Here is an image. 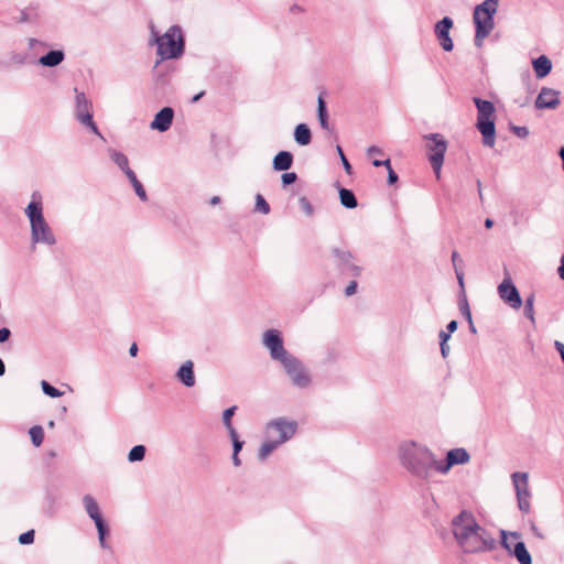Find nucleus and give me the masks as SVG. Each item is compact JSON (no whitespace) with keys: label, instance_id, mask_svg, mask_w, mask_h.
<instances>
[{"label":"nucleus","instance_id":"obj_43","mask_svg":"<svg viewBox=\"0 0 564 564\" xmlns=\"http://www.w3.org/2000/svg\"><path fill=\"white\" fill-rule=\"evenodd\" d=\"M337 152H338V154L340 156V161L343 163L344 170L346 171L347 174L350 175L352 167H351L349 161L345 156V154H344V152H343V150H341V148L339 145H337Z\"/></svg>","mask_w":564,"mask_h":564},{"label":"nucleus","instance_id":"obj_47","mask_svg":"<svg viewBox=\"0 0 564 564\" xmlns=\"http://www.w3.org/2000/svg\"><path fill=\"white\" fill-rule=\"evenodd\" d=\"M11 336V330L7 327L0 328V343L7 341Z\"/></svg>","mask_w":564,"mask_h":564},{"label":"nucleus","instance_id":"obj_24","mask_svg":"<svg viewBox=\"0 0 564 564\" xmlns=\"http://www.w3.org/2000/svg\"><path fill=\"white\" fill-rule=\"evenodd\" d=\"M446 457L451 462L453 466L455 465H464L469 463L470 455L463 447H456L447 452Z\"/></svg>","mask_w":564,"mask_h":564},{"label":"nucleus","instance_id":"obj_28","mask_svg":"<svg viewBox=\"0 0 564 564\" xmlns=\"http://www.w3.org/2000/svg\"><path fill=\"white\" fill-rule=\"evenodd\" d=\"M534 302H535V295L531 293L525 297L524 301V316L531 322L533 326H535V312H534Z\"/></svg>","mask_w":564,"mask_h":564},{"label":"nucleus","instance_id":"obj_53","mask_svg":"<svg viewBox=\"0 0 564 564\" xmlns=\"http://www.w3.org/2000/svg\"><path fill=\"white\" fill-rule=\"evenodd\" d=\"M123 173L127 175L130 183H133L138 180L135 173L130 167H128V170H124Z\"/></svg>","mask_w":564,"mask_h":564},{"label":"nucleus","instance_id":"obj_3","mask_svg":"<svg viewBox=\"0 0 564 564\" xmlns=\"http://www.w3.org/2000/svg\"><path fill=\"white\" fill-rule=\"evenodd\" d=\"M24 213L30 221L31 242L33 245L54 246L56 243V237L44 218L43 204L37 193H33L32 202L26 206Z\"/></svg>","mask_w":564,"mask_h":564},{"label":"nucleus","instance_id":"obj_18","mask_svg":"<svg viewBox=\"0 0 564 564\" xmlns=\"http://www.w3.org/2000/svg\"><path fill=\"white\" fill-rule=\"evenodd\" d=\"M175 377L186 388L194 387L196 382L194 362L192 360L184 361L177 369Z\"/></svg>","mask_w":564,"mask_h":564},{"label":"nucleus","instance_id":"obj_36","mask_svg":"<svg viewBox=\"0 0 564 564\" xmlns=\"http://www.w3.org/2000/svg\"><path fill=\"white\" fill-rule=\"evenodd\" d=\"M41 388L44 392V394L51 397V398H59L63 395V392L56 389L55 387L51 386L47 381L42 380Z\"/></svg>","mask_w":564,"mask_h":564},{"label":"nucleus","instance_id":"obj_27","mask_svg":"<svg viewBox=\"0 0 564 564\" xmlns=\"http://www.w3.org/2000/svg\"><path fill=\"white\" fill-rule=\"evenodd\" d=\"M108 153H109L110 159L113 161V163H116L118 165V167L122 170V172L124 170H128L129 160L124 153L117 151L115 149H109Z\"/></svg>","mask_w":564,"mask_h":564},{"label":"nucleus","instance_id":"obj_15","mask_svg":"<svg viewBox=\"0 0 564 564\" xmlns=\"http://www.w3.org/2000/svg\"><path fill=\"white\" fill-rule=\"evenodd\" d=\"M453 28V20L449 17H444L440 20L434 28L435 35L440 41L442 48L446 52L453 50V41L449 36V31Z\"/></svg>","mask_w":564,"mask_h":564},{"label":"nucleus","instance_id":"obj_58","mask_svg":"<svg viewBox=\"0 0 564 564\" xmlns=\"http://www.w3.org/2000/svg\"><path fill=\"white\" fill-rule=\"evenodd\" d=\"M531 531L533 532V534L539 538V539H544V535L543 533L538 529V527L532 522L531 523Z\"/></svg>","mask_w":564,"mask_h":564},{"label":"nucleus","instance_id":"obj_45","mask_svg":"<svg viewBox=\"0 0 564 564\" xmlns=\"http://www.w3.org/2000/svg\"><path fill=\"white\" fill-rule=\"evenodd\" d=\"M300 204H301V207L303 208V210L307 214V215H312L313 213V207L311 205V203L308 202V199L306 197H301L300 198Z\"/></svg>","mask_w":564,"mask_h":564},{"label":"nucleus","instance_id":"obj_59","mask_svg":"<svg viewBox=\"0 0 564 564\" xmlns=\"http://www.w3.org/2000/svg\"><path fill=\"white\" fill-rule=\"evenodd\" d=\"M557 273H558L560 278L564 281V253L561 257V263L557 269Z\"/></svg>","mask_w":564,"mask_h":564},{"label":"nucleus","instance_id":"obj_8","mask_svg":"<svg viewBox=\"0 0 564 564\" xmlns=\"http://www.w3.org/2000/svg\"><path fill=\"white\" fill-rule=\"evenodd\" d=\"M293 387L304 390L311 387L312 376L305 365L294 355L280 364Z\"/></svg>","mask_w":564,"mask_h":564},{"label":"nucleus","instance_id":"obj_25","mask_svg":"<svg viewBox=\"0 0 564 564\" xmlns=\"http://www.w3.org/2000/svg\"><path fill=\"white\" fill-rule=\"evenodd\" d=\"M294 140L300 145H307L311 143L312 133L307 124L299 123L294 130Z\"/></svg>","mask_w":564,"mask_h":564},{"label":"nucleus","instance_id":"obj_38","mask_svg":"<svg viewBox=\"0 0 564 564\" xmlns=\"http://www.w3.org/2000/svg\"><path fill=\"white\" fill-rule=\"evenodd\" d=\"M458 305H459V311H460L462 315L467 319V322H470V318H473L471 312L469 308L467 297L465 295H463L459 299Z\"/></svg>","mask_w":564,"mask_h":564},{"label":"nucleus","instance_id":"obj_20","mask_svg":"<svg viewBox=\"0 0 564 564\" xmlns=\"http://www.w3.org/2000/svg\"><path fill=\"white\" fill-rule=\"evenodd\" d=\"M532 67L538 78H544L552 70V62L546 55H541L532 61Z\"/></svg>","mask_w":564,"mask_h":564},{"label":"nucleus","instance_id":"obj_44","mask_svg":"<svg viewBox=\"0 0 564 564\" xmlns=\"http://www.w3.org/2000/svg\"><path fill=\"white\" fill-rule=\"evenodd\" d=\"M511 131L519 138H527L529 135V129L527 127L512 126Z\"/></svg>","mask_w":564,"mask_h":564},{"label":"nucleus","instance_id":"obj_35","mask_svg":"<svg viewBox=\"0 0 564 564\" xmlns=\"http://www.w3.org/2000/svg\"><path fill=\"white\" fill-rule=\"evenodd\" d=\"M452 467L453 465L451 464L447 457L445 458V460H438L435 457V464L432 465V473L437 471L438 474L446 475L448 474Z\"/></svg>","mask_w":564,"mask_h":564},{"label":"nucleus","instance_id":"obj_4","mask_svg":"<svg viewBox=\"0 0 564 564\" xmlns=\"http://www.w3.org/2000/svg\"><path fill=\"white\" fill-rule=\"evenodd\" d=\"M151 33L153 42L158 46L156 53L161 61L177 58L183 54L184 39L178 25H172L163 35H159L154 25H151Z\"/></svg>","mask_w":564,"mask_h":564},{"label":"nucleus","instance_id":"obj_40","mask_svg":"<svg viewBox=\"0 0 564 564\" xmlns=\"http://www.w3.org/2000/svg\"><path fill=\"white\" fill-rule=\"evenodd\" d=\"M135 194L138 195V197L142 200V202H145L148 200V195H147V192L143 187V185L141 184V182L139 180H137L135 182L131 183Z\"/></svg>","mask_w":564,"mask_h":564},{"label":"nucleus","instance_id":"obj_55","mask_svg":"<svg viewBox=\"0 0 564 564\" xmlns=\"http://www.w3.org/2000/svg\"><path fill=\"white\" fill-rule=\"evenodd\" d=\"M398 181V175L393 170L388 171V183L394 184Z\"/></svg>","mask_w":564,"mask_h":564},{"label":"nucleus","instance_id":"obj_49","mask_svg":"<svg viewBox=\"0 0 564 564\" xmlns=\"http://www.w3.org/2000/svg\"><path fill=\"white\" fill-rule=\"evenodd\" d=\"M455 274H456L458 284L460 285L462 289H464V272H463L462 268H455Z\"/></svg>","mask_w":564,"mask_h":564},{"label":"nucleus","instance_id":"obj_13","mask_svg":"<svg viewBox=\"0 0 564 564\" xmlns=\"http://www.w3.org/2000/svg\"><path fill=\"white\" fill-rule=\"evenodd\" d=\"M512 482L516 489L519 509L523 512L530 511V497L529 489V475L528 473L516 471L511 475Z\"/></svg>","mask_w":564,"mask_h":564},{"label":"nucleus","instance_id":"obj_62","mask_svg":"<svg viewBox=\"0 0 564 564\" xmlns=\"http://www.w3.org/2000/svg\"><path fill=\"white\" fill-rule=\"evenodd\" d=\"M129 354L131 357H135L138 354V346L137 344H132L129 348Z\"/></svg>","mask_w":564,"mask_h":564},{"label":"nucleus","instance_id":"obj_12","mask_svg":"<svg viewBox=\"0 0 564 564\" xmlns=\"http://www.w3.org/2000/svg\"><path fill=\"white\" fill-rule=\"evenodd\" d=\"M83 505L89 518L95 522L101 547H107V543L105 540V536L107 534V525L100 514L97 501L91 495H85L83 497Z\"/></svg>","mask_w":564,"mask_h":564},{"label":"nucleus","instance_id":"obj_10","mask_svg":"<svg viewBox=\"0 0 564 564\" xmlns=\"http://www.w3.org/2000/svg\"><path fill=\"white\" fill-rule=\"evenodd\" d=\"M262 344L269 350L271 359L279 364L292 356L285 349L282 334L278 329L271 328L265 330L262 335Z\"/></svg>","mask_w":564,"mask_h":564},{"label":"nucleus","instance_id":"obj_34","mask_svg":"<svg viewBox=\"0 0 564 564\" xmlns=\"http://www.w3.org/2000/svg\"><path fill=\"white\" fill-rule=\"evenodd\" d=\"M37 19V12L35 7H29L21 11L19 22L31 23Z\"/></svg>","mask_w":564,"mask_h":564},{"label":"nucleus","instance_id":"obj_64","mask_svg":"<svg viewBox=\"0 0 564 564\" xmlns=\"http://www.w3.org/2000/svg\"><path fill=\"white\" fill-rule=\"evenodd\" d=\"M558 155L561 158V160L564 162V147H562L558 151Z\"/></svg>","mask_w":564,"mask_h":564},{"label":"nucleus","instance_id":"obj_56","mask_svg":"<svg viewBox=\"0 0 564 564\" xmlns=\"http://www.w3.org/2000/svg\"><path fill=\"white\" fill-rule=\"evenodd\" d=\"M452 262H453L454 269L455 268H459L457 263L462 262V260H460L459 253L457 251H453V253H452Z\"/></svg>","mask_w":564,"mask_h":564},{"label":"nucleus","instance_id":"obj_60","mask_svg":"<svg viewBox=\"0 0 564 564\" xmlns=\"http://www.w3.org/2000/svg\"><path fill=\"white\" fill-rule=\"evenodd\" d=\"M449 338H451V334L448 332H445V330L440 332L441 343H447Z\"/></svg>","mask_w":564,"mask_h":564},{"label":"nucleus","instance_id":"obj_33","mask_svg":"<svg viewBox=\"0 0 564 564\" xmlns=\"http://www.w3.org/2000/svg\"><path fill=\"white\" fill-rule=\"evenodd\" d=\"M145 451L143 445L133 446L128 454V460L131 463L141 462L145 456Z\"/></svg>","mask_w":564,"mask_h":564},{"label":"nucleus","instance_id":"obj_57","mask_svg":"<svg viewBox=\"0 0 564 564\" xmlns=\"http://www.w3.org/2000/svg\"><path fill=\"white\" fill-rule=\"evenodd\" d=\"M458 327V323L456 321H451L447 326H446V329L449 334L454 333Z\"/></svg>","mask_w":564,"mask_h":564},{"label":"nucleus","instance_id":"obj_5","mask_svg":"<svg viewBox=\"0 0 564 564\" xmlns=\"http://www.w3.org/2000/svg\"><path fill=\"white\" fill-rule=\"evenodd\" d=\"M499 0H485L474 10V23L476 26L475 45L481 47L484 40L495 28L494 15L497 12Z\"/></svg>","mask_w":564,"mask_h":564},{"label":"nucleus","instance_id":"obj_29","mask_svg":"<svg viewBox=\"0 0 564 564\" xmlns=\"http://www.w3.org/2000/svg\"><path fill=\"white\" fill-rule=\"evenodd\" d=\"M499 533H500V544L507 552H511V547H509V539H513L517 541H520V539H521V533L518 531H507V530L501 529L499 531Z\"/></svg>","mask_w":564,"mask_h":564},{"label":"nucleus","instance_id":"obj_1","mask_svg":"<svg viewBox=\"0 0 564 564\" xmlns=\"http://www.w3.org/2000/svg\"><path fill=\"white\" fill-rule=\"evenodd\" d=\"M451 527L454 539L465 554H479L497 547L496 540L470 511H460L453 518Z\"/></svg>","mask_w":564,"mask_h":564},{"label":"nucleus","instance_id":"obj_21","mask_svg":"<svg viewBox=\"0 0 564 564\" xmlns=\"http://www.w3.org/2000/svg\"><path fill=\"white\" fill-rule=\"evenodd\" d=\"M293 164V154L289 151H280L272 161L274 171H288Z\"/></svg>","mask_w":564,"mask_h":564},{"label":"nucleus","instance_id":"obj_50","mask_svg":"<svg viewBox=\"0 0 564 564\" xmlns=\"http://www.w3.org/2000/svg\"><path fill=\"white\" fill-rule=\"evenodd\" d=\"M554 347L556 351L560 354L562 360L564 361V344L562 341L555 340Z\"/></svg>","mask_w":564,"mask_h":564},{"label":"nucleus","instance_id":"obj_9","mask_svg":"<svg viewBox=\"0 0 564 564\" xmlns=\"http://www.w3.org/2000/svg\"><path fill=\"white\" fill-rule=\"evenodd\" d=\"M429 141L427 150L430 151L429 160L437 178L441 177V169L447 150V141L440 133H431L424 135Z\"/></svg>","mask_w":564,"mask_h":564},{"label":"nucleus","instance_id":"obj_2","mask_svg":"<svg viewBox=\"0 0 564 564\" xmlns=\"http://www.w3.org/2000/svg\"><path fill=\"white\" fill-rule=\"evenodd\" d=\"M398 455L401 466L417 480L427 482L432 477L435 454L424 444L404 441L400 444Z\"/></svg>","mask_w":564,"mask_h":564},{"label":"nucleus","instance_id":"obj_31","mask_svg":"<svg viewBox=\"0 0 564 564\" xmlns=\"http://www.w3.org/2000/svg\"><path fill=\"white\" fill-rule=\"evenodd\" d=\"M281 445L280 442H278L275 438H268L265 441L260 449H259V458L264 459L267 458L274 449H276Z\"/></svg>","mask_w":564,"mask_h":564},{"label":"nucleus","instance_id":"obj_22","mask_svg":"<svg viewBox=\"0 0 564 564\" xmlns=\"http://www.w3.org/2000/svg\"><path fill=\"white\" fill-rule=\"evenodd\" d=\"M65 58L62 50H52L39 58V64L45 67H55L59 65Z\"/></svg>","mask_w":564,"mask_h":564},{"label":"nucleus","instance_id":"obj_16","mask_svg":"<svg viewBox=\"0 0 564 564\" xmlns=\"http://www.w3.org/2000/svg\"><path fill=\"white\" fill-rule=\"evenodd\" d=\"M560 91L549 87H542L536 99L538 109H556L560 105Z\"/></svg>","mask_w":564,"mask_h":564},{"label":"nucleus","instance_id":"obj_32","mask_svg":"<svg viewBox=\"0 0 564 564\" xmlns=\"http://www.w3.org/2000/svg\"><path fill=\"white\" fill-rule=\"evenodd\" d=\"M29 434H30V437H31V441H32V444L35 446V447H39L42 443H43V440H44V431L42 429L41 425H34L30 429L29 431Z\"/></svg>","mask_w":564,"mask_h":564},{"label":"nucleus","instance_id":"obj_17","mask_svg":"<svg viewBox=\"0 0 564 564\" xmlns=\"http://www.w3.org/2000/svg\"><path fill=\"white\" fill-rule=\"evenodd\" d=\"M173 118L174 110L171 107H164L154 116V119L150 123V128L152 130L165 132L171 128Z\"/></svg>","mask_w":564,"mask_h":564},{"label":"nucleus","instance_id":"obj_14","mask_svg":"<svg viewBox=\"0 0 564 564\" xmlns=\"http://www.w3.org/2000/svg\"><path fill=\"white\" fill-rule=\"evenodd\" d=\"M498 294L500 299L506 302L510 307L518 310L522 305V299L518 289L511 282L510 279H505L498 285Z\"/></svg>","mask_w":564,"mask_h":564},{"label":"nucleus","instance_id":"obj_61","mask_svg":"<svg viewBox=\"0 0 564 564\" xmlns=\"http://www.w3.org/2000/svg\"><path fill=\"white\" fill-rule=\"evenodd\" d=\"M232 464L236 466V467H239L241 465V460L239 458V454H236V453H232Z\"/></svg>","mask_w":564,"mask_h":564},{"label":"nucleus","instance_id":"obj_23","mask_svg":"<svg viewBox=\"0 0 564 564\" xmlns=\"http://www.w3.org/2000/svg\"><path fill=\"white\" fill-rule=\"evenodd\" d=\"M508 553L514 556L520 564H532L531 554L522 541H518L514 546L511 547V552Z\"/></svg>","mask_w":564,"mask_h":564},{"label":"nucleus","instance_id":"obj_7","mask_svg":"<svg viewBox=\"0 0 564 564\" xmlns=\"http://www.w3.org/2000/svg\"><path fill=\"white\" fill-rule=\"evenodd\" d=\"M74 93H75V106H74L75 119L83 127L88 129L91 133L102 138L97 124L94 121L91 100L85 95V93L79 91L77 88H74Z\"/></svg>","mask_w":564,"mask_h":564},{"label":"nucleus","instance_id":"obj_41","mask_svg":"<svg viewBox=\"0 0 564 564\" xmlns=\"http://www.w3.org/2000/svg\"><path fill=\"white\" fill-rule=\"evenodd\" d=\"M297 180V175L294 172H286L281 175L283 186L293 184Z\"/></svg>","mask_w":564,"mask_h":564},{"label":"nucleus","instance_id":"obj_52","mask_svg":"<svg viewBox=\"0 0 564 564\" xmlns=\"http://www.w3.org/2000/svg\"><path fill=\"white\" fill-rule=\"evenodd\" d=\"M243 442L240 440L232 441V448L234 453L239 454V452L242 449Z\"/></svg>","mask_w":564,"mask_h":564},{"label":"nucleus","instance_id":"obj_26","mask_svg":"<svg viewBox=\"0 0 564 564\" xmlns=\"http://www.w3.org/2000/svg\"><path fill=\"white\" fill-rule=\"evenodd\" d=\"M339 200L340 204L348 209L356 208L358 205L354 192L344 187L339 188Z\"/></svg>","mask_w":564,"mask_h":564},{"label":"nucleus","instance_id":"obj_42","mask_svg":"<svg viewBox=\"0 0 564 564\" xmlns=\"http://www.w3.org/2000/svg\"><path fill=\"white\" fill-rule=\"evenodd\" d=\"M34 535H35L34 530H29V531L20 534L19 542L21 544H31L34 541Z\"/></svg>","mask_w":564,"mask_h":564},{"label":"nucleus","instance_id":"obj_51","mask_svg":"<svg viewBox=\"0 0 564 564\" xmlns=\"http://www.w3.org/2000/svg\"><path fill=\"white\" fill-rule=\"evenodd\" d=\"M441 354L443 358H447L449 355V346L447 343H440Z\"/></svg>","mask_w":564,"mask_h":564},{"label":"nucleus","instance_id":"obj_37","mask_svg":"<svg viewBox=\"0 0 564 564\" xmlns=\"http://www.w3.org/2000/svg\"><path fill=\"white\" fill-rule=\"evenodd\" d=\"M256 210L264 215L270 213V206L261 194L256 195Z\"/></svg>","mask_w":564,"mask_h":564},{"label":"nucleus","instance_id":"obj_11","mask_svg":"<svg viewBox=\"0 0 564 564\" xmlns=\"http://www.w3.org/2000/svg\"><path fill=\"white\" fill-rule=\"evenodd\" d=\"M297 423L295 421L279 417L267 424L268 438H275L281 444L289 441L296 432Z\"/></svg>","mask_w":564,"mask_h":564},{"label":"nucleus","instance_id":"obj_48","mask_svg":"<svg viewBox=\"0 0 564 564\" xmlns=\"http://www.w3.org/2000/svg\"><path fill=\"white\" fill-rule=\"evenodd\" d=\"M383 152L382 150L377 147V145H371L367 149V155L368 156H372V155H381Z\"/></svg>","mask_w":564,"mask_h":564},{"label":"nucleus","instance_id":"obj_39","mask_svg":"<svg viewBox=\"0 0 564 564\" xmlns=\"http://www.w3.org/2000/svg\"><path fill=\"white\" fill-rule=\"evenodd\" d=\"M236 410H237V406L232 405L223 412V423H224L225 427H230L232 425L231 417L234 416Z\"/></svg>","mask_w":564,"mask_h":564},{"label":"nucleus","instance_id":"obj_6","mask_svg":"<svg viewBox=\"0 0 564 564\" xmlns=\"http://www.w3.org/2000/svg\"><path fill=\"white\" fill-rule=\"evenodd\" d=\"M473 101L478 111L476 127L482 135V143L492 148L496 142L495 106L491 101L479 97H474Z\"/></svg>","mask_w":564,"mask_h":564},{"label":"nucleus","instance_id":"obj_30","mask_svg":"<svg viewBox=\"0 0 564 564\" xmlns=\"http://www.w3.org/2000/svg\"><path fill=\"white\" fill-rule=\"evenodd\" d=\"M317 116L321 127L323 129H328V113L326 102L322 96H319L317 99Z\"/></svg>","mask_w":564,"mask_h":564},{"label":"nucleus","instance_id":"obj_54","mask_svg":"<svg viewBox=\"0 0 564 564\" xmlns=\"http://www.w3.org/2000/svg\"><path fill=\"white\" fill-rule=\"evenodd\" d=\"M229 436H230V440L231 442L235 441V440H239L238 437V433L236 431V429L231 425L230 427H226Z\"/></svg>","mask_w":564,"mask_h":564},{"label":"nucleus","instance_id":"obj_63","mask_svg":"<svg viewBox=\"0 0 564 564\" xmlns=\"http://www.w3.org/2000/svg\"><path fill=\"white\" fill-rule=\"evenodd\" d=\"M381 166H384L387 167L388 171L392 170L391 167V163H390V160L387 159V160H383L382 163H381Z\"/></svg>","mask_w":564,"mask_h":564},{"label":"nucleus","instance_id":"obj_46","mask_svg":"<svg viewBox=\"0 0 564 564\" xmlns=\"http://www.w3.org/2000/svg\"><path fill=\"white\" fill-rule=\"evenodd\" d=\"M356 291H357V282L351 281L345 289V294H346V296H351L356 293Z\"/></svg>","mask_w":564,"mask_h":564},{"label":"nucleus","instance_id":"obj_19","mask_svg":"<svg viewBox=\"0 0 564 564\" xmlns=\"http://www.w3.org/2000/svg\"><path fill=\"white\" fill-rule=\"evenodd\" d=\"M333 254L337 259V263L341 268L349 270L355 275L359 274V272H360L359 267L350 263L352 256L349 251L335 248V249H333Z\"/></svg>","mask_w":564,"mask_h":564}]
</instances>
